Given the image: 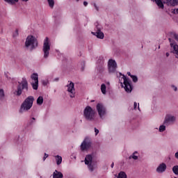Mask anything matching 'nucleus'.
<instances>
[{
    "instance_id": "obj_23",
    "label": "nucleus",
    "mask_w": 178,
    "mask_h": 178,
    "mask_svg": "<svg viewBox=\"0 0 178 178\" xmlns=\"http://www.w3.org/2000/svg\"><path fill=\"white\" fill-rule=\"evenodd\" d=\"M101 91L102 94L104 95L106 94V85H105V83H102L101 85Z\"/></svg>"
},
{
    "instance_id": "obj_22",
    "label": "nucleus",
    "mask_w": 178,
    "mask_h": 178,
    "mask_svg": "<svg viewBox=\"0 0 178 178\" xmlns=\"http://www.w3.org/2000/svg\"><path fill=\"white\" fill-rule=\"evenodd\" d=\"M55 159H56V165H60V163H62V156L57 155V156H55Z\"/></svg>"
},
{
    "instance_id": "obj_3",
    "label": "nucleus",
    "mask_w": 178,
    "mask_h": 178,
    "mask_svg": "<svg viewBox=\"0 0 178 178\" xmlns=\"http://www.w3.org/2000/svg\"><path fill=\"white\" fill-rule=\"evenodd\" d=\"M18 83L19 86H17V90L14 91V95L20 97L23 90H25V91H29V82H27L26 77H23L21 82Z\"/></svg>"
},
{
    "instance_id": "obj_10",
    "label": "nucleus",
    "mask_w": 178,
    "mask_h": 178,
    "mask_svg": "<svg viewBox=\"0 0 178 178\" xmlns=\"http://www.w3.org/2000/svg\"><path fill=\"white\" fill-rule=\"evenodd\" d=\"M31 86L34 90H38V74L33 73L31 76Z\"/></svg>"
},
{
    "instance_id": "obj_43",
    "label": "nucleus",
    "mask_w": 178,
    "mask_h": 178,
    "mask_svg": "<svg viewBox=\"0 0 178 178\" xmlns=\"http://www.w3.org/2000/svg\"><path fill=\"white\" fill-rule=\"evenodd\" d=\"M83 5L84 6H87V5H88V3L87 1H84Z\"/></svg>"
},
{
    "instance_id": "obj_36",
    "label": "nucleus",
    "mask_w": 178,
    "mask_h": 178,
    "mask_svg": "<svg viewBox=\"0 0 178 178\" xmlns=\"http://www.w3.org/2000/svg\"><path fill=\"white\" fill-rule=\"evenodd\" d=\"M95 136H98V133H99V130H98V129L95 128Z\"/></svg>"
},
{
    "instance_id": "obj_49",
    "label": "nucleus",
    "mask_w": 178,
    "mask_h": 178,
    "mask_svg": "<svg viewBox=\"0 0 178 178\" xmlns=\"http://www.w3.org/2000/svg\"><path fill=\"white\" fill-rule=\"evenodd\" d=\"M138 110L140 111V106H138Z\"/></svg>"
},
{
    "instance_id": "obj_46",
    "label": "nucleus",
    "mask_w": 178,
    "mask_h": 178,
    "mask_svg": "<svg viewBox=\"0 0 178 178\" xmlns=\"http://www.w3.org/2000/svg\"><path fill=\"white\" fill-rule=\"evenodd\" d=\"M127 74H128V76H130V77H131V76H133V75H131V73H130V72H127Z\"/></svg>"
},
{
    "instance_id": "obj_35",
    "label": "nucleus",
    "mask_w": 178,
    "mask_h": 178,
    "mask_svg": "<svg viewBox=\"0 0 178 178\" xmlns=\"http://www.w3.org/2000/svg\"><path fill=\"white\" fill-rule=\"evenodd\" d=\"M171 87L174 91H177V87H176L175 85H172Z\"/></svg>"
},
{
    "instance_id": "obj_40",
    "label": "nucleus",
    "mask_w": 178,
    "mask_h": 178,
    "mask_svg": "<svg viewBox=\"0 0 178 178\" xmlns=\"http://www.w3.org/2000/svg\"><path fill=\"white\" fill-rule=\"evenodd\" d=\"M35 122V118H32L31 120V123H34Z\"/></svg>"
},
{
    "instance_id": "obj_11",
    "label": "nucleus",
    "mask_w": 178,
    "mask_h": 178,
    "mask_svg": "<svg viewBox=\"0 0 178 178\" xmlns=\"http://www.w3.org/2000/svg\"><path fill=\"white\" fill-rule=\"evenodd\" d=\"M85 164L87 165L89 170H90V172H94V169H95V168L92 165V155H91V154L86 155V156L85 158Z\"/></svg>"
},
{
    "instance_id": "obj_32",
    "label": "nucleus",
    "mask_w": 178,
    "mask_h": 178,
    "mask_svg": "<svg viewBox=\"0 0 178 178\" xmlns=\"http://www.w3.org/2000/svg\"><path fill=\"white\" fill-rule=\"evenodd\" d=\"M134 83H137V81H138V78H137V76L133 75V76H131Z\"/></svg>"
},
{
    "instance_id": "obj_6",
    "label": "nucleus",
    "mask_w": 178,
    "mask_h": 178,
    "mask_svg": "<svg viewBox=\"0 0 178 178\" xmlns=\"http://www.w3.org/2000/svg\"><path fill=\"white\" fill-rule=\"evenodd\" d=\"M176 116L172 114H167L165 116L163 124H165V126H170V124H175V123H176Z\"/></svg>"
},
{
    "instance_id": "obj_25",
    "label": "nucleus",
    "mask_w": 178,
    "mask_h": 178,
    "mask_svg": "<svg viewBox=\"0 0 178 178\" xmlns=\"http://www.w3.org/2000/svg\"><path fill=\"white\" fill-rule=\"evenodd\" d=\"M117 178H127V175H126V172L121 171L119 174Z\"/></svg>"
},
{
    "instance_id": "obj_14",
    "label": "nucleus",
    "mask_w": 178,
    "mask_h": 178,
    "mask_svg": "<svg viewBox=\"0 0 178 178\" xmlns=\"http://www.w3.org/2000/svg\"><path fill=\"white\" fill-rule=\"evenodd\" d=\"M91 141L88 138H86L81 144L80 148L81 151H88L91 148Z\"/></svg>"
},
{
    "instance_id": "obj_4",
    "label": "nucleus",
    "mask_w": 178,
    "mask_h": 178,
    "mask_svg": "<svg viewBox=\"0 0 178 178\" xmlns=\"http://www.w3.org/2000/svg\"><path fill=\"white\" fill-rule=\"evenodd\" d=\"M83 116L86 120L92 121L95 119V110L90 106H87L83 110Z\"/></svg>"
},
{
    "instance_id": "obj_50",
    "label": "nucleus",
    "mask_w": 178,
    "mask_h": 178,
    "mask_svg": "<svg viewBox=\"0 0 178 178\" xmlns=\"http://www.w3.org/2000/svg\"><path fill=\"white\" fill-rule=\"evenodd\" d=\"M77 2H79V0H76Z\"/></svg>"
},
{
    "instance_id": "obj_13",
    "label": "nucleus",
    "mask_w": 178,
    "mask_h": 178,
    "mask_svg": "<svg viewBox=\"0 0 178 178\" xmlns=\"http://www.w3.org/2000/svg\"><path fill=\"white\" fill-rule=\"evenodd\" d=\"M116 67H118L116 61L115 60L110 59L108 63V69L109 73H115L116 72Z\"/></svg>"
},
{
    "instance_id": "obj_7",
    "label": "nucleus",
    "mask_w": 178,
    "mask_h": 178,
    "mask_svg": "<svg viewBox=\"0 0 178 178\" xmlns=\"http://www.w3.org/2000/svg\"><path fill=\"white\" fill-rule=\"evenodd\" d=\"M96 109L97 111L98 115L101 119H104L105 115H106V108L104 104L99 103L96 106Z\"/></svg>"
},
{
    "instance_id": "obj_8",
    "label": "nucleus",
    "mask_w": 178,
    "mask_h": 178,
    "mask_svg": "<svg viewBox=\"0 0 178 178\" xmlns=\"http://www.w3.org/2000/svg\"><path fill=\"white\" fill-rule=\"evenodd\" d=\"M171 49V53L173 54L177 59H178V45L172 38H168Z\"/></svg>"
},
{
    "instance_id": "obj_21",
    "label": "nucleus",
    "mask_w": 178,
    "mask_h": 178,
    "mask_svg": "<svg viewBox=\"0 0 178 178\" xmlns=\"http://www.w3.org/2000/svg\"><path fill=\"white\" fill-rule=\"evenodd\" d=\"M4 2H6V3H8L9 5H15L19 2V0H3Z\"/></svg>"
},
{
    "instance_id": "obj_41",
    "label": "nucleus",
    "mask_w": 178,
    "mask_h": 178,
    "mask_svg": "<svg viewBox=\"0 0 178 178\" xmlns=\"http://www.w3.org/2000/svg\"><path fill=\"white\" fill-rule=\"evenodd\" d=\"M175 156L177 159H178V152L175 153Z\"/></svg>"
},
{
    "instance_id": "obj_9",
    "label": "nucleus",
    "mask_w": 178,
    "mask_h": 178,
    "mask_svg": "<svg viewBox=\"0 0 178 178\" xmlns=\"http://www.w3.org/2000/svg\"><path fill=\"white\" fill-rule=\"evenodd\" d=\"M122 79L124 80V88L126 92H131L133 91V86H131V83H130V79L124 75H123Z\"/></svg>"
},
{
    "instance_id": "obj_48",
    "label": "nucleus",
    "mask_w": 178,
    "mask_h": 178,
    "mask_svg": "<svg viewBox=\"0 0 178 178\" xmlns=\"http://www.w3.org/2000/svg\"><path fill=\"white\" fill-rule=\"evenodd\" d=\"M5 76H6V77H7V79H8V74H6V72H5Z\"/></svg>"
},
{
    "instance_id": "obj_31",
    "label": "nucleus",
    "mask_w": 178,
    "mask_h": 178,
    "mask_svg": "<svg viewBox=\"0 0 178 178\" xmlns=\"http://www.w3.org/2000/svg\"><path fill=\"white\" fill-rule=\"evenodd\" d=\"M47 1L50 8H54V6L55 5V1H54V0H47Z\"/></svg>"
},
{
    "instance_id": "obj_28",
    "label": "nucleus",
    "mask_w": 178,
    "mask_h": 178,
    "mask_svg": "<svg viewBox=\"0 0 178 178\" xmlns=\"http://www.w3.org/2000/svg\"><path fill=\"white\" fill-rule=\"evenodd\" d=\"M3 98H5V91L0 88V99H3Z\"/></svg>"
},
{
    "instance_id": "obj_20",
    "label": "nucleus",
    "mask_w": 178,
    "mask_h": 178,
    "mask_svg": "<svg viewBox=\"0 0 178 178\" xmlns=\"http://www.w3.org/2000/svg\"><path fill=\"white\" fill-rule=\"evenodd\" d=\"M138 152H134L132 155H131L129 158V159H134V161H137L138 159Z\"/></svg>"
},
{
    "instance_id": "obj_19",
    "label": "nucleus",
    "mask_w": 178,
    "mask_h": 178,
    "mask_svg": "<svg viewBox=\"0 0 178 178\" xmlns=\"http://www.w3.org/2000/svg\"><path fill=\"white\" fill-rule=\"evenodd\" d=\"M53 178H63V174L56 170L53 174Z\"/></svg>"
},
{
    "instance_id": "obj_29",
    "label": "nucleus",
    "mask_w": 178,
    "mask_h": 178,
    "mask_svg": "<svg viewBox=\"0 0 178 178\" xmlns=\"http://www.w3.org/2000/svg\"><path fill=\"white\" fill-rule=\"evenodd\" d=\"M97 70L100 73H102V72H104V65H101V64L97 65Z\"/></svg>"
},
{
    "instance_id": "obj_30",
    "label": "nucleus",
    "mask_w": 178,
    "mask_h": 178,
    "mask_svg": "<svg viewBox=\"0 0 178 178\" xmlns=\"http://www.w3.org/2000/svg\"><path fill=\"white\" fill-rule=\"evenodd\" d=\"M172 172L175 173L177 176H178V165H175L172 168Z\"/></svg>"
},
{
    "instance_id": "obj_2",
    "label": "nucleus",
    "mask_w": 178,
    "mask_h": 178,
    "mask_svg": "<svg viewBox=\"0 0 178 178\" xmlns=\"http://www.w3.org/2000/svg\"><path fill=\"white\" fill-rule=\"evenodd\" d=\"M34 102V97L29 96L22 102L20 106L19 112V113H24V112H29L30 109L33 107V103Z\"/></svg>"
},
{
    "instance_id": "obj_45",
    "label": "nucleus",
    "mask_w": 178,
    "mask_h": 178,
    "mask_svg": "<svg viewBox=\"0 0 178 178\" xmlns=\"http://www.w3.org/2000/svg\"><path fill=\"white\" fill-rule=\"evenodd\" d=\"M113 166H115V164L113 163H112L111 165V168H113Z\"/></svg>"
},
{
    "instance_id": "obj_39",
    "label": "nucleus",
    "mask_w": 178,
    "mask_h": 178,
    "mask_svg": "<svg viewBox=\"0 0 178 178\" xmlns=\"http://www.w3.org/2000/svg\"><path fill=\"white\" fill-rule=\"evenodd\" d=\"M47 157H48V154H47V153H45L44 156L43 157V161H45V159H47Z\"/></svg>"
},
{
    "instance_id": "obj_47",
    "label": "nucleus",
    "mask_w": 178,
    "mask_h": 178,
    "mask_svg": "<svg viewBox=\"0 0 178 178\" xmlns=\"http://www.w3.org/2000/svg\"><path fill=\"white\" fill-rule=\"evenodd\" d=\"M169 55H170V54H169V53H168V52L165 54V56H166L167 57H168Z\"/></svg>"
},
{
    "instance_id": "obj_38",
    "label": "nucleus",
    "mask_w": 178,
    "mask_h": 178,
    "mask_svg": "<svg viewBox=\"0 0 178 178\" xmlns=\"http://www.w3.org/2000/svg\"><path fill=\"white\" fill-rule=\"evenodd\" d=\"M134 109H137V102L134 103Z\"/></svg>"
},
{
    "instance_id": "obj_15",
    "label": "nucleus",
    "mask_w": 178,
    "mask_h": 178,
    "mask_svg": "<svg viewBox=\"0 0 178 178\" xmlns=\"http://www.w3.org/2000/svg\"><path fill=\"white\" fill-rule=\"evenodd\" d=\"M92 34L93 35H96L97 38H99L100 40H104V37L105 35H104V33L101 31V28L97 27V31L96 32H92Z\"/></svg>"
},
{
    "instance_id": "obj_42",
    "label": "nucleus",
    "mask_w": 178,
    "mask_h": 178,
    "mask_svg": "<svg viewBox=\"0 0 178 178\" xmlns=\"http://www.w3.org/2000/svg\"><path fill=\"white\" fill-rule=\"evenodd\" d=\"M94 7L95 8L96 10H98V6H97L96 3H94Z\"/></svg>"
},
{
    "instance_id": "obj_27",
    "label": "nucleus",
    "mask_w": 178,
    "mask_h": 178,
    "mask_svg": "<svg viewBox=\"0 0 178 178\" xmlns=\"http://www.w3.org/2000/svg\"><path fill=\"white\" fill-rule=\"evenodd\" d=\"M97 63L102 66L104 65V57H99Z\"/></svg>"
},
{
    "instance_id": "obj_16",
    "label": "nucleus",
    "mask_w": 178,
    "mask_h": 178,
    "mask_svg": "<svg viewBox=\"0 0 178 178\" xmlns=\"http://www.w3.org/2000/svg\"><path fill=\"white\" fill-rule=\"evenodd\" d=\"M165 170L166 164L165 163H162L157 167L156 172H157V173H163V172H165Z\"/></svg>"
},
{
    "instance_id": "obj_5",
    "label": "nucleus",
    "mask_w": 178,
    "mask_h": 178,
    "mask_svg": "<svg viewBox=\"0 0 178 178\" xmlns=\"http://www.w3.org/2000/svg\"><path fill=\"white\" fill-rule=\"evenodd\" d=\"M49 51H51V44H49V39L48 38H45L42 46L44 59H48L49 57Z\"/></svg>"
},
{
    "instance_id": "obj_33",
    "label": "nucleus",
    "mask_w": 178,
    "mask_h": 178,
    "mask_svg": "<svg viewBox=\"0 0 178 178\" xmlns=\"http://www.w3.org/2000/svg\"><path fill=\"white\" fill-rule=\"evenodd\" d=\"M19 36V30L16 29L15 33H13V37H18Z\"/></svg>"
},
{
    "instance_id": "obj_17",
    "label": "nucleus",
    "mask_w": 178,
    "mask_h": 178,
    "mask_svg": "<svg viewBox=\"0 0 178 178\" xmlns=\"http://www.w3.org/2000/svg\"><path fill=\"white\" fill-rule=\"evenodd\" d=\"M166 5L168 6H177L178 0H166Z\"/></svg>"
},
{
    "instance_id": "obj_44",
    "label": "nucleus",
    "mask_w": 178,
    "mask_h": 178,
    "mask_svg": "<svg viewBox=\"0 0 178 178\" xmlns=\"http://www.w3.org/2000/svg\"><path fill=\"white\" fill-rule=\"evenodd\" d=\"M22 1V2H29V1H30V0H21Z\"/></svg>"
},
{
    "instance_id": "obj_34",
    "label": "nucleus",
    "mask_w": 178,
    "mask_h": 178,
    "mask_svg": "<svg viewBox=\"0 0 178 178\" xmlns=\"http://www.w3.org/2000/svg\"><path fill=\"white\" fill-rule=\"evenodd\" d=\"M172 12L175 15H177V13H178V8L173 9Z\"/></svg>"
},
{
    "instance_id": "obj_24",
    "label": "nucleus",
    "mask_w": 178,
    "mask_h": 178,
    "mask_svg": "<svg viewBox=\"0 0 178 178\" xmlns=\"http://www.w3.org/2000/svg\"><path fill=\"white\" fill-rule=\"evenodd\" d=\"M43 102H44V97H42V96H40L37 99V104L38 105H42Z\"/></svg>"
},
{
    "instance_id": "obj_18",
    "label": "nucleus",
    "mask_w": 178,
    "mask_h": 178,
    "mask_svg": "<svg viewBox=\"0 0 178 178\" xmlns=\"http://www.w3.org/2000/svg\"><path fill=\"white\" fill-rule=\"evenodd\" d=\"M152 1L156 3V5H157L159 9H163V8H165V6H163V2H162V0H152Z\"/></svg>"
},
{
    "instance_id": "obj_1",
    "label": "nucleus",
    "mask_w": 178,
    "mask_h": 178,
    "mask_svg": "<svg viewBox=\"0 0 178 178\" xmlns=\"http://www.w3.org/2000/svg\"><path fill=\"white\" fill-rule=\"evenodd\" d=\"M24 47L28 51H34L38 47V41L33 35H29L25 40Z\"/></svg>"
},
{
    "instance_id": "obj_12",
    "label": "nucleus",
    "mask_w": 178,
    "mask_h": 178,
    "mask_svg": "<svg viewBox=\"0 0 178 178\" xmlns=\"http://www.w3.org/2000/svg\"><path fill=\"white\" fill-rule=\"evenodd\" d=\"M67 85V91H68V92H70V98H74L75 95H76V89H74V83H73L72 81H69Z\"/></svg>"
},
{
    "instance_id": "obj_26",
    "label": "nucleus",
    "mask_w": 178,
    "mask_h": 178,
    "mask_svg": "<svg viewBox=\"0 0 178 178\" xmlns=\"http://www.w3.org/2000/svg\"><path fill=\"white\" fill-rule=\"evenodd\" d=\"M165 130H166V124H163L162 125H161L159 128V131H160V133H163V131H165Z\"/></svg>"
},
{
    "instance_id": "obj_51",
    "label": "nucleus",
    "mask_w": 178,
    "mask_h": 178,
    "mask_svg": "<svg viewBox=\"0 0 178 178\" xmlns=\"http://www.w3.org/2000/svg\"><path fill=\"white\" fill-rule=\"evenodd\" d=\"M161 48V46H159V49Z\"/></svg>"
},
{
    "instance_id": "obj_37",
    "label": "nucleus",
    "mask_w": 178,
    "mask_h": 178,
    "mask_svg": "<svg viewBox=\"0 0 178 178\" xmlns=\"http://www.w3.org/2000/svg\"><path fill=\"white\" fill-rule=\"evenodd\" d=\"M174 38H175V40H176V41L178 42V35L177 34L174 35Z\"/></svg>"
},
{
    "instance_id": "obj_52",
    "label": "nucleus",
    "mask_w": 178,
    "mask_h": 178,
    "mask_svg": "<svg viewBox=\"0 0 178 178\" xmlns=\"http://www.w3.org/2000/svg\"><path fill=\"white\" fill-rule=\"evenodd\" d=\"M56 80L58 81V80H59V79H57Z\"/></svg>"
}]
</instances>
